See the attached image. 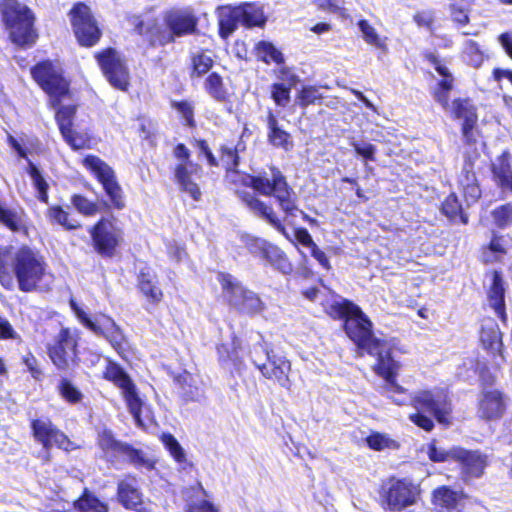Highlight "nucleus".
I'll use <instances>...</instances> for the list:
<instances>
[{
    "instance_id": "e2e57ef3",
    "label": "nucleus",
    "mask_w": 512,
    "mask_h": 512,
    "mask_svg": "<svg viewBox=\"0 0 512 512\" xmlns=\"http://www.w3.org/2000/svg\"><path fill=\"white\" fill-rule=\"evenodd\" d=\"M154 19V17L144 19L140 15H135L129 18V22L133 27V32L145 39L149 32L148 27L152 25Z\"/></svg>"
},
{
    "instance_id": "4468645a",
    "label": "nucleus",
    "mask_w": 512,
    "mask_h": 512,
    "mask_svg": "<svg viewBox=\"0 0 512 512\" xmlns=\"http://www.w3.org/2000/svg\"><path fill=\"white\" fill-rule=\"evenodd\" d=\"M398 342L399 340L397 338H391L389 347L386 349L385 353H383V351L377 352L373 371L377 376L381 377L385 381L381 387L383 393L392 399L395 404L402 406L406 404V399L398 396L407 394V389L397 382L401 365L392 357V350L397 348Z\"/></svg>"
},
{
    "instance_id": "37998d69",
    "label": "nucleus",
    "mask_w": 512,
    "mask_h": 512,
    "mask_svg": "<svg viewBox=\"0 0 512 512\" xmlns=\"http://www.w3.org/2000/svg\"><path fill=\"white\" fill-rule=\"evenodd\" d=\"M24 216L25 211L23 209L17 212L0 203V224L4 225L11 232L28 233V226L23 219Z\"/></svg>"
},
{
    "instance_id": "f03ea898",
    "label": "nucleus",
    "mask_w": 512,
    "mask_h": 512,
    "mask_svg": "<svg viewBox=\"0 0 512 512\" xmlns=\"http://www.w3.org/2000/svg\"><path fill=\"white\" fill-rule=\"evenodd\" d=\"M46 269L44 256L29 245L0 249V285L5 289H11L15 279L21 292H33L43 281Z\"/></svg>"
},
{
    "instance_id": "9b49d317",
    "label": "nucleus",
    "mask_w": 512,
    "mask_h": 512,
    "mask_svg": "<svg viewBox=\"0 0 512 512\" xmlns=\"http://www.w3.org/2000/svg\"><path fill=\"white\" fill-rule=\"evenodd\" d=\"M30 73L32 79L48 95L50 106H57L63 99L71 96L69 80L53 61H39L31 67Z\"/></svg>"
},
{
    "instance_id": "3c124183",
    "label": "nucleus",
    "mask_w": 512,
    "mask_h": 512,
    "mask_svg": "<svg viewBox=\"0 0 512 512\" xmlns=\"http://www.w3.org/2000/svg\"><path fill=\"white\" fill-rule=\"evenodd\" d=\"M171 107L182 117L183 125L195 129L197 123L195 120V109L194 105L189 100H172L170 102Z\"/></svg>"
},
{
    "instance_id": "f257e3e1",
    "label": "nucleus",
    "mask_w": 512,
    "mask_h": 512,
    "mask_svg": "<svg viewBox=\"0 0 512 512\" xmlns=\"http://www.w3.org/2000/svg\"><path fill=\"white\" fill-rule=\"evenodd\" d=\"M218 151L225 171L237 174L232 183L235 186L234 194L241 204L254 216L266 221L281 234L287 236L285 225L277 216L273 206L259 197V195L274 197L286 217L296 214L298 211L297 194L282 171L271 165L269 166L270 178L261 173L256 175L240 173L238 171L240 156L237 148L222 144Z\"/></svg>"
},
{
    "instance_id": "680f3d73",
    "label": "nucleus",
    "mask_w": 512,
    "mask_h": 512,
    "mask_svg": "<svg viewBox=\"0 0 512 512\" xmlns=\"http://www.w3.org/2000/svg\"><path fill=\"white\" fill-rule=\"evenodd\" d=\"M130 458L131 463L137 468H145L152 470L155 468V460L146 458L143 450H125Z\"/></svg>"
},
{
    "instance_id": "4c0bfd02",
    "label": "nucleus",
    "mask_w": 512,
    "mask_h": 512,
    "mask_svg": "<svg viewBox=\"0 0 512 512\" xmlns=\"http://www.w3.org/2000/svg\"><path fill=\"white\" fill-rule=\"evenodd\" d=\"M440 211L452 223L467 225L469 222V216L455 192L449 193L441 202Z\"/></svg>"
},
{
    "instance_id": "c756f323",
    "label": "nucleus",
    "mask_w": 512,
    "mask_h": 512,
    "mask_svg": "<svg viewBox=\"0 0 512 512\" xmlns=\"http://www.w3.org/2000/svg\"><path fill=\"white\" fill-rule=\"evenodd\" d=\"M280 78L286 80L287 84L282 82L272 83L270 86V98L276 106L286 107L291 100V89L299 82V77L287 66L279 69Z\"/></svg>"
},
{
    "instance_id": "5fc2aeb1",
    "label": "nucleus",
    "mask_w": 512,
    "mask_h": 512,
    "mask_svg": "<svg viewBox=\"0 0 512 512\" xmlns=\"http://www.w3.org/2000/svg\"><path fill=\"white\" fill-rule=\"evenodd\" d=\"M414 23L421 28H425L430 32H433L436 28V14L434 10H419L413 15Z\"/></svg>"
},
{
    "instance_id": "aec40b11",
    "label": "nucleus",
    "mask_w": 512,
    "mask_h": 512,
    "mask_svg": "<svg viewBox=\"0 0 512 512\" xmlns=\"http://www.w3.org/2000/svg\"><path fill=\"white\" fill-rule=\"evenodd\" d=\"M69 305L83 326L92 331L94 334L106 339L118 353L124 350L126 336L123 330L120 328L119 325L116 324L113 318H111L110 316H105V319L109 323V326L106 329H104L96 322L92 321L88 317L87 313L82 308L79 307V305L73 298H70Z\"/></svg>"
},
{
    "instance_id": "bb28decb",
    "label": "nucleus",
    "mask_w": 512,
    "mask_h": 512,
    "mask_svg": "<svg viewBox=\"0 0 512 512\" xmlns=\"http://www.w3.org/2000/svg\"><path fill=\"white\" fill-rule=\"evenodd\" d=\"M136 289L152 307H156L164 300V291L155 271L150 267H143L136 275Z\"/></svg>"
},
{
    "instance_id": "4d7b16f0",
    "label": "nucleus",
    "mask_w": 512,
    "mask_h": 512,
    "mask_svg": "<svg viewBox=\"0 0 512 512\" xmlns=\"http://www.w3.org/2000/svg\"><path fill=\"white\" fill-rule=\"evenodd\" d=\"M357 25L362 32V37L366 43L376 47L382 46L378 33L366 19L359 20Z\"/></svg>"
},
{
    "instance_id": "6e6d98bb",
    "label": "nucleus",
    "mask_w": 512,
    "mask_h": 512,
    "mask_svg": "<svg viewBox=\"0 0 512 512\" xmlns=\"http://www.w3.org/2000/svg\"><path fill=\"white\" fill-rule=\"evenodd\" d=\"M368 448H396L397 443L386 434L372 431L366 438Z\"/></svg>"
},
{
    "instance_id": "a211bd4d",
    "label": "nucleus",
    "mask_w": 512,
    "mask_h": 512,
    "mask_svg": "<svg viewBox=\"0 0 512 512\" xmlns=\"http://www.w3.org/2000/svg\"><path fill=\"white\" fill-rule=\"evenodd\" d=\"M379 496L382 508L399 512L415 504L417 489L412 482L406 479L391 477L386 483L381 485Z\"/></svg>"
},
{
    "instance_id": "4be33fe9",
    "label": "nucleus",
    "mask_w": 512,
    "mask_h": 512,
    "mask_svg": "<svg viewBox=\"0 0 512 512\" xmlns=\"http://www.w3.org/2000/svg\"><path fill=\"white\" fill-rule=\"evenodd\" d=\"M198 23L199 18L191 9L173 8L164 14V24L174 42L177 38L198 34Z\"/></svg>"
},
{
    "instance_id": "8fccbe9b",
    "label": "nucleus",
    "mask_w": 512,
    "mask_h": 512,
    "mask_svg": "<svg viewBox=\"0 0 512 512\" xmlns=\"http://www.w3.org/2000/svg\"><path fill=\"white\" fill-rule=\"evenodd\" d=\"M70 201L75 210L84 217H92L101 210L97 202L80 193L72 194Z\"/></svg>"
},
{
    "instance_id": "20e7f679",
    "label": "nucleus",
    "mask_w": 512,
    "mask_h": 512,
    "mask_svg": "<svg viewBox=\"0 0 512 512\" xmlns=\"http://www.w3.org/2000/svg\"><path fill=\"white\" fill-rule=\"evenodd\" d=\"M409 404L415 409L409 420L426 432L434 429V419L440 424H450L451 400L442 389L419 390L410 397Z\"/></svg>"
},
{
    "instance_id": "6ab92c4d",
    "label": "nucleus",
    "mask_w": 512,
    "mask_h": 512,
    "mask_svg": "<svg viewBox=\"0 0 512 512\" xmlns=\"http://www.w3.org/2000/svg\"><path fill=\"white\" fill-rule=\"evenodd\" d=\"M115 498L118 504L134 512H152L141 488V480L135 474H126L118 480Z\"/></svg>"
},
{
    "instance_id": "f704fd0d",
    "label": "nucleus",
    "mask_w": 512,
    "mask_h": 512,
    "mask_svg": "<svg viewBox=\"0 0 512 512\" xmlns=\"http://www.w3.org/2000/svg\"><path fill=\"white\" fill-rule=\"evenodd\" d=\"M202 87L205 93L215 102H230L231 94L224 82L223 76L220 73L212 71L207 74L203 80Z\"/></svg>"
},
{
    "instance_id": "1a4fd4ad",
    "label": "nucleus",
    "mask_w": 512,
    "mask_h": 512,
    "mask_svg": "<svg viewBox=\"0 0 512 512\" xmlns=\"http://www.w3.org/2000/svg\"><path fill=\"white\" fill-rule=\"evenodd\" d=\"M81 333L76 328L62 327L46 346V353L60 372H69L80 365Z\"/></svg>"
},
{
    "instance_id": "393cba45",
    "label": "nucleus",
    "mask_w": 512,
    "mask_h": 512,
    "mask_svg": "<svg viewBox=\"0 0 512 512\" xmlns=\"http://www.w3.org/2000/svg\"><path fill=\"white\" fill-rule=\"evenodd\" d=\"M267 360L265 363L259 364L253 360V364L260 371L261 375L286 390H290L292 382L290 380L291 362L283 356H271L266 351Z\"/></svg>"
},
{
    "instance_id": "de8ad7c7",
    "label": "nucleus",
    "mask_w": 512,
    "mask_h": 512,
    "mask_svg": "<svg viewBox=\"0 0 512 512\" xmlns=\"http://www.w3.org/2000/svg\"><path fill=\"white\" fill-rule=\"evenodd\" d=\"M148 29L149 32L144 39L148 47H164L174 43L169 30L163 28L156 18L154 19L152 25L148 27Z\"/></svg>"
},
{
    "instance_id": "473e14b6",
    "label": "nucleus",
    "mask_w": 512,
    "mask_h": 512,
    "mask_svg": "<svg viewBox=\"0 0 512 512\" xmlns=\"http://www.w3.org/2000/svg\"><path fill=\"white\" fill-rule=\"evenodd\" d=\"M505 291V282L502 278L501 272L497 270L493 271L492 282L487 295L490 306L503 322L507 320Z\"/></svg>"
},
{
    "instance_id": "c85d7f7f",
    "label": "nucleus",
    "mask_w": 512,
    "mask_h": 512,
    "mask_svg": "<svg viewBox=\"0 0 512 512\" xmlns=\"http://www.w3.org/2000/svg\"><path fill=\"white\" fill-rule=\"evenodd\" d=\"M467 495L462 491H456L443 485L434 489L432 503L435 507L445 512H462L465 507Z\"/></svg>"
},
{
    "instance_id": "72a5a7b5",
    "label": "nucleus",
    "mask_w": 512,
    "mask_h": 512,
    "mask_svg": "<svg viewBox=\"0 0 512 512\" xmlns=\"http://www.w3.org/2000/svg\"><path fill=\"white\" fill-rule=\"evenodd\" d=\"M268 143L284 151H290L294 147L293 137L290 132L283 129L272 111L268 112L266 118Z\"/></svg>"
},
{
    "instance_id": "13d9d810",
    "label": "nucleus",
    "mask_w": 512,
    "mask_h": 512,
    "mask_svg": "<svg viewBox=\"0 0 512 512\" xmlns=\"http://www.w3.org/2000/svg\"><path fill=\"white\" fill-rule=\"evenodd\" d=\"M97 443L99 448H132L130 445L118 442L113 432L106 428L98 433Z\"/></svg>"
},
{
    "instance_id": "e433bc0d",
    "label": "nucleus",
    "mask_w": 512,
    "mask_h": 512,
    "mask_svg": "<svg viewBox=\"0 0 512 512\" xmlns=\"http://www.w3.org/2000/svg\"><path fill=\"white\" fill-rule=\"evenodd\" d=\"M72 512H109L108 504L88 488L72 502Z\"/></svg>"
},
{
    "instance_id": "a18cd8bd",
    "label": "nucleus",
    "mask_w": 512,
    "mask_h": 512,
    "mask_svg": "<svg viewBox=\"0 0 512 512\" xmlns=\"http://www.w3.org/2000/svg\"><path fill=\"white\" fill-rule=\"evenodd\" d=\"M174 383L181 391V398L185 403L198 400V387L193 385V376L190 372L184 370L173 378Z\"/></svg>"
},
{
    "instance_id": "09e8293b",
    "label": "nucleus",
    "mask_w": 512,
    "mask_h": 512,
    "mask_svg": "<svg viewBox=\"0 0 512 512\" xmlns=\"http://www.w3.org/2000/svg\"><path fill=\"white\" fill-rule=\"evenodd\" d=\"M296 104L300 108H307L312 105H321L324 95L316 85H303L296 93Z\"/></svg>"
},
{
    "instance_id": "58836bf2",
    "label": "nucleus",
    "mask_w": 512,
    "mask_h": 512,
    "mask_svg": "<svg viewBox=\"0 0 512 512\" xmlns=\"http://www.w3.org/2000/svg\"><path fill=\"white\" fill-rule=\"evenodd\" d=\"M507 254L505 236L493 232L490 241L481 247V259L484 264L501 261Z\"/></svg>"
},
{
    "instance_id": "7ed1b4c3",
    "label": "nucleus",
    "mask_w": 512,
    "mask_h": 512,
    "mask_svg": "<svg viewBox=\"0 0 512 512\" xmlns=\"http://www.w3.org/2000/svg\"><path fill=\"white\" fill-rule=\"evenodd\" d=\"M325 312L331 319L342 321L344 333L359 350L377 358L378 351L385 353L389 347L390 340L374 336L372 320L352 300L342 298L334 301L325 308Z\"/></svg>"
},
{
    "instance_id": "052dcab7",
    "label": "nucleus",
    "mask_w": 512,
    "mask_h": 512,
    "mask_svg": "<svg viewBox=\"0 0 512 512\" xmlns=\"http://www.w3.org/2000/svg\"><path fill=\"white\" fill-rule=\"evenodd\" d=\"M458 185L466 202L475 203L481 197L479 181L459 183Z\"/></svg>"
},
{
    "instance_id": "39448f33",
    "label": "nucleus",
    "mask_w": 512,
    "mask_h": 512,
    "mask_svg": "<svg viewBox=\"0 0 512 512\" xmlns=\"http://www.w3.org/2000/svg\"><path fill=\"white\" fill-rule=\"evenodd\" d=\"M101 378L112 383L121 391L128 410L137 426L148 429L155 423L151 411L148 408H144L143 402L138 395L136 384L119 363L108 360L102 371Z\"/></svg>"
},
{
    "instance_id": "c9c22d12",
    "label": "nucleus",
    "mask_w": 512,
    "mask_h": 512,
    "mask_svg": "<svg viewBox=\"0 0 512 512\" xmlns=\"http://www.w3.org/2000/svg\"><path fill=\"white\" fill-rule=\"evenodd\" d=\"M48 222L53 226H60L66 231L82 229L81 222L74 220L70 213L62 205L53 204L45 210Z\"/></svg>"
},
{
    "instance_id": "bf43d9fd",
    "label": "nucleus",
    "mask_w": 512,
    "mask_h": 512,
    "mask_svg": "<svg viewBox=\"0 0 512 512\" xmlns=\"http://www.w3.org/2000/svg\"><path fill=\"white\" fill-rule=\"evenodd\" d=\"M22 363L26 366L27 371L30 373L34 380L40 381L43 378V369L40 366L38 359L32 352H28L22 357Z\"/></svg>"
},
{
    "instance_id": "6e6552de",
    "label": "nucleus",
    "mask_w": 512,
    "mask_h": 512,
    "mask_svg": "<svg viewBox=\"0 0 512 512\" xmlns=\"http://www.w3.org/2000/svg\"><path fill=\"white\" fill-rule=\"evenodd\" d=\"M226 303L238 313L255 317L263 314L267 306L259 294L244 286L234 276L226 272L217 274Z\"/></svg>"
},
{
    "instance_id": "a19ab883",
    "label": "nucleus",
    "mask_w": 512,
    "mask_h": 512,
    "mask_svg": "<svg viewBox=\"0 0 512 512\" xmlns=\"http://www.w3.org/2000/svg\"><path fill=\"white\" fill-rule=\"evenodd\" d=\"M253 52L256 59L266 65L275 63L282 66L285 63L283 53L270 41H258L253 47Z\"/></svg>"
},
{
    "instance_id": "603ef678",
    "label": "nucleus",
    "mask_w": 512,
    "mask_h": 512,
    "mask_svg": "<svg viewBox=\"0 0 512 512\" xmlns=\"http://www.w3.org/2000/svg\"><path fill=\"white\" fill-rule=\"evenodd\" d=\"M480 341L483 348L489 351L499 350L502 345L501 333L497 326L482 328Z\"/></svg>"
},
{
    "instance_id": "a878e982",
    "label": "nucleus",
    "mask_w": 512,
    "mask_h": 512,
    "mask_svg": "<svg viewBox=\"0 0 512 512\" xmlns=\"http://www.w3.org/2000/svg\"><path fill=\"white\" fill-rule=\"evenodd\" d=\"M452 458L458 463L464 481L479 478L488 465V457L479 450H453Z\"/></svg>"
},
{
    "instance_id": "69168bd1",
    "label": "nucleus",
    "mask_w": 512,
    "mask_h": 512,
    "mask_svg": "<svg viewBox=\"0 0 512 512\" xmlns=\"http://www.w3.org/2000/svg\"><path fill=\"white\" fill-rule=\"evenodd\" d=\"M194 146L199 150L200 154H203L207 160V164L210 167H218L219 160L215 157L211 151L208 142L205 139H195L193 142Z\"/></svg>"
},
{
    "instance_id": "b1692460",
    "label": "nucleus",
    "mask_w": 512,
    "mask_h": 512,
    "mask_svg": "<svg viewBox=\"0 0 512 512\" xmlns=\"http://www.w3.org/2000/svg\"><path fill=\"white\" fill-rule=\"evenodd\" d=\"M423 59L433 66L435 71L442 77L432 90L434 100L443 108L448 107V98L454 88L455 78L444 61L431 51L422 53Z\"/></svg>"
},
{
    "instance_id": "2eb2a0df",
    "label": "nucleus",
    "mask_w": 512,
    "mask_h": 512,
    "mask_svg": "<svg viewBox=\"0 0 512 512\" xmlns=\"http://www.w3.org/2000/svg\"><path fill=\"white\" fill-rule=\"evenodd\" d=\"M114 216L100 217L89 229L95 252L103 258H113L122 241V230Z\"/></svg>"
},
{
    "instance_id": "c03bdc74",
    "label": "nucleus",
    "mask_w": 512,
    "mask_h": 512,
    "mask_svg": "<svg viewBox=\"0 0 512 512\" xmlns=\"http://www.w3.org/2000/svg\"><path fill=\"white\" fill-rule=\"evenodd\" d=\"M26 171L31 178L33 188L36 191L37 200L43 204H48L50 185L43 176L40 169L34 163L28 160Z\"/></svg>"
},
{
    "instance_id": "338daca9",
    "label": "nucleus",
    "mask_w": 512,
    "mask_h": 512,
    "mask_svg": "<svg viewBox=\"0 0 512 512\" xmlns=\"http://www.w3.org/2000/svg\"><path fill=\"white\" fill-rule=\"evenodd\" d=\"M318 9L330 13H340L345 0H313Z\"/></svg>"
},
{
    "instance_id": "5701e85b",
    "label": "nucleus",
    "mask_w": 512,
    "mask_h": 512,
    "mask_svg": "<svg viewBox=\"0 0 512 512\" xmlns=\"http://www.w3.org/2000/svg\"><path fill=\"white\" fill-rule=\"evenodd\" d=\"M30 428L34 439L43 448H67L70 445L68 436L50 418L32 419Z\"/></svg>"
},
{
    "instance_id": "79ce46f5",
    "label": "nucleus",
    "mask_w": 512,
    "mask_h": 512,
    "mask_svg": "<svg viewBox=\"0 0 512 512\" xmlns=\"http://www.w3.org/2000/svg\"><path fill=\"white\" fill-rule=\"evenodd\" d=\"M214 66V60L209 56L205 50H201L190 55L189 63V77L191 79H198L204 75L209 74Z\"/></svg>"
},
{
    "instance_id": "412c9836",
    "label": "nucleus",
    "mask_w": 512,
    "mask_h": 512,
    "mask_svg": "<svg viewBox=\"0 0 512 512\" xmlns=\"http://www.w3.org/2000/svg\"><path fill=\"white\" fill-rule=\"evenodd\" d=\"M56 109L55 121L64 141L73 149L80 150L89 146V138L76 132L73 129L74 119L76 117V104L52 106Z\"/></svg>"
},
{
    "instance_id": "49530a36",
    "label": "nucleus",
    "mask_w": 512,
    "mask_h": 512,
    "mask_svg": "<svg viewBox=\"0 0 512 512\" xmlns=\"http://www.w3.org/2000/svg\"><path fill=\"white\" fill-rule=\"evenodd\" d=\"M56 390L59 396L69 405L80 404L84 399L83 392L68 377H61Z\"/></svg>"
},
{
    "instance_id": "423d86ee",
    "label": "nucleus",
    "mask_w": 512,
    "mask_h": 512,
    "mask_svg": "<svg viewBox=\"0 0 512 512\" xmlns=\"http://www.w3.org/2000/svg\"><path fill=\"white\" fill-rule=\"evenodd\" d=\"M267 20L263 7L255 2L224 5L217 14L218 35L227 40L239 25L246 29L263 28Z\"/></svg>"
},
{
    "instance_id": "ea45409f",
    "label": "nucleus",
    "mask_w": 512,
    "mask_h": 512,
    "mask_svg": "<svg viewBox=\"0 0 512 512\" xmlns=\"http://www.w3.org/2000/svg\"><path fill=\"white\" fill-rule=\"evenodd\" d=\"M260 258L267 261L283 274H289L292 271V263L286 253L280 247L269 241L267 245L263 247Z\"/></svg>"
},
{
    "instance_id": "0e129e2a",
    "label": "nucleus",
    "mask_w": 512,
    "mask_h": 512,
    "mask_svg": "<svg viewBox=\"0 0 512 512\" xmlns=\"http://www.w3.org/2000/svg\"><path fill=\"white\" fill-rule=\"evenodd\" d=\"M218 360L221 363L236 362L238 359L237 347L221 343L216 347Z\"/></svg>"
},
{
    "instance_id": "ddd939ff",
    "label": "nucleus",
    "mask_w": 512,
    "mask_h": 512,
    "mask_svg": "<svg viewBox=\"0 0 512 512\" xmlns=\"http://www.w3.org/2000/svg\"><path fill=\"white\" fill-rule=\"evenodd\" d=\"M68 17L74 37L80 47L92 48L100 43L103 30L91 8L85 2H75L68 11Z\"/></svg>"
},
{
    "instance_id": "cd10ccee",
    "label": "nucleus",
    "mask_w": 512,
    "mask_h": 512,
    "mask_svg": "<svg viewBox=\"0 0 512 512\" xmlns=\"http://www.w3.org/2000/svg\"><path fill=\"white\" fill-rule=\"evenodd\" d=\"M479 417L486 421L500 419L507 408V396L498 389L483 390L478 400Z\"/></svg>"
},
{
    "instance_id": "774afa93",
    "label": "nucleus",
    "mask_w": 512,
    "mask_h": 512,
    "mask_svg": "<svg viewBox=\"0 0 512 512\" xmlns=\"http://www.w3.org/2000/svg\"><path fill=\"white\" fill-rule=\"evenodd\" d=\"M354 151L362 156L365 160L374 161L375 160V152L376 147L367 142H355L353 143Z\"/></svg>"
},
{
    "instance_id": "f3484780",
    "label": "nucleus",
    "mask_w": 512,
    "mask_h": 512,
    "mask_svg": "<svg viewBox=\"0 0 512 512\" xmlns=\"http://www.w3.org/2000/svg\"><path fill=\"white\" fill-rule=\"evenodd\" d=\"M449 110V115L453 120H460V131L463 143L466 146H473L477 142V137L481 135L478 127V109L469 97L454 98L451 104L445 110Z\"/></svg>"
},
{
    "instance_id": "dca6fc26",
    "label": "nucleus",
    "mask_w": 512,
    "mask_h": 512,
    "mask_svg": "<svg viewBox=\"0 0 512 512\" xmlns=\"http://www.w3.org/2000/svg\"><path fill=\"white\" fill-rule=\"evenodd\" d=\"M173 156L180 160L173 168L175 183L182 192L187 193L194 201L202 199L200 186L193 180L192 176L202 171L199 163L190 162L191 152L184 143H178L173 150Z\"/></svg>"
},
{
    "instance_id": "0eeeda50",
    "label": "nucleus",
    "mask_w": 512,
    "mask_h": 512,
    "mask_svg": "<svg viewBox=\"0 0 512 512\" xmlns=\"http://www.w3.org/2000/svg\"><path fill=\"white\" fill-rule=\"evenodd\" d=\"M1 14L12 43L26 48L36 42L38 34L34 28L35 17L29 7L16 0H9L3 5Z\"/></svg>"
},
{
    "instance_id": "f8f14e48",
    "label": "nucleus",
    "mask_w": 512,
    "mask_h": 512,
    "mask_svg": "<svg viewBox=\"0 0 512 512\" xmlns=\"http://www.w3.org/2000/svg\"><path fill=\"white\" fill-rule=\"evenodd\" d=\"M93 58L107 82L116 90L127 92L130 70L125 56L115 47L107 46L93 53Z\"/></svg>"
},
{
    "instance_id": "2f4dec72",
    "label": "nucleus",
    "mask_w": 512,
    "mask_h": 512,
    "mask_svg": "<svg viewBox=\"0 0 512 512\" xmlns=\"http://www.w3.org/2000/svg\"><path fill=\"white\" fill-rule=\"evenodd\" d=\"M511 153L504 150L496 157L495 162L491 163L490 170L492 179L501 190L512 193V166Z\"/></svg>"
},
{
    "instance_id": "864d4df0",
    "label": "nucleus",
    "mask_w": 512,
    "mask_h": 512,
    "mask_svg": "<svg viewBox=\"0 0 512 512\" xmlns=\"http://www.w3.org/2000/svg\"><path fill=\"white\" fill-rule=\"evenodd\" d=\"M491 216L495 226L499 229H505L512 225V201L494 208Z\"/></svg>"
},
{
    "instance_id": "7c9ffc66",
    "label": "nucleus",
    "mask_w": 512,
    "mask_h": 512,
    "mask_svg": "<svg viewBox=\"0 0 512 512\" xmlns=\"http://www.w3.org/2000/svg\"><path fill=\"white\" fill-rule=\"evenodd\" d=\"M184 493L186 495L185 512H219V508L206 499L208 493L200 482L190 485Z\"/></svg>"
},
{
    "instance_id": "9d476101",
    "label": "nucleus",
    "mask_w": 512,
    "mask_h": 512,
    "mask_svg": "<svg viewBox=\"0 0 512 512\" xmlns=\"http://www.w3.org/2000/svg\"><path fill=\"white\" fill-rule=\"evenodd\" d=\"M83 166L101 185L108 202H103L104 209L123 210L126 196L114 169L99 156L88 154L82 160Z\"/></svg>"
}]
</instances>
